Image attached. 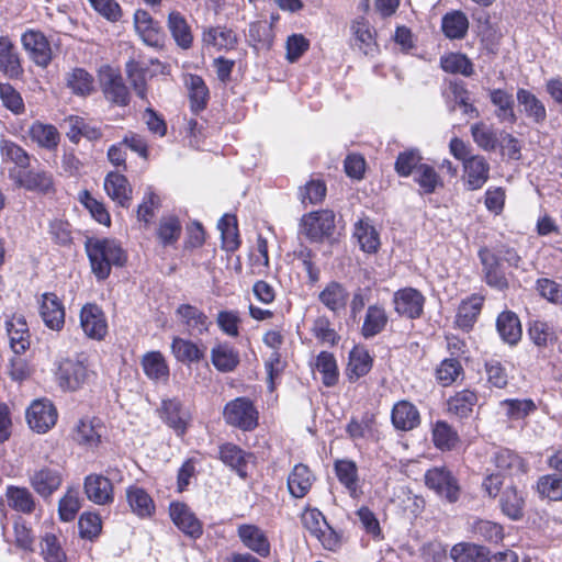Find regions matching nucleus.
Listing matches in <instances>:
<instances>
[{
  "instance_id": "obj_32",
  "label": "nucleus",
  "mask_w": 562,
  "mask_h": 562,
  "mask_svg": "<svg viewBox=\"0 0 562 562\" xmlns=\"http://www.w3.org/2000/svg\"><path fill=\"white\" fill-rule=\"evenodd\" d=\"M372 358L363 346H355L349 352V361L346 369L350 382L366 375L372 368Z\"/></svg>"
},
{
  "instance_id": "obj_55",
  "label": "nucleus",
  "mask_w": 562,
  "mask_h": 562,
  "mask_svg": "<svg viewBox=\"0 0 562 562\" xmlns=\"http://www.w3.org/2000/svg\"><path fill=\"white\" fill-rule=\"evenodd\" d=\"M67 87L74 94L80 97L90 95L94 91V79L83 68H74L66 77Z\"/></svg>"
},
{
  "instance_id": "obj_13",
  "label": "nucleus",
  "mask_w": 562,
  "mask_h": 562,
  "mask_svg": "<svg viewBox=\"0 0 562 562\" xmlns=\"http://www.w3.org/2000/svg\"><path fill=\"white\" fill-rule=\"evenodd\" d=\"M21 42L30 58L41 67H46L52 60V48L45 35L35 30L22 34Z\"/></svg>"
},
{
  "instance_id": "obj_50",
  "label": "nucleus",
  "mask_w": 562,
  "mask_h": 562,
  "mask_svg": "<svg viewBox=\"0 0 562 562\" xmlns=\"http://www.w3.org/2000/svg\"><path fill=\"white\" fill-rule=\"evenodd\" d=\"M492 103L497 108L495 114L501 122L514 124L517 116L514 111V98L502 89H494L490 93Z\"/></svg>"
},
{
  "instance_id": "obj_42",
  "label": "nucleus",
  "mask_w": 562,
  "mask_h": 562,
  "mask_svg": "<svg viewBox=\"0 0 562 562\" xmlns=\"http://www.w3.org/2000/svg\"><path fill=\"white\" fill-rule=\"evenodd\" d=\"M251 456L243 451L239 447L233 443L223 445L220 449V458L221 460L233 470L237 472V474L241 479H246L247 476V463L248 459Z\"/></svg>"
},
{
  "instance_id": "obj_18",
  "label": "nucleus",
  "mask_w": 562,
  "mask_h": 562,
  "mask_svg": "<svg viewBox=\"0 0 562 562\" xmlns=\"http://www.w3.org/2000/svg\"><path fill=\"white\" fill-rule=\"evenodd\" d=\"M169 515L173 524L187 536L196 539L203 532L202 524L183 503H171Z\"/></svg>"
},
{
  "instance_id": "obj_7",
  "label": "nucleus",
  "mask_w": 562,
  "mask_h": 562,
  "mask_svg": "<svg viewBox=\"0 0 562 562\" xmlns=\"http://www.w3.org/2000/svg\"><path fill=\"white\" fill-rule=\"evenodd\" d=\"M395 313L408 319H417L424 313L425 296L414 288H403L393 294Z\"/></svg>"
},
{
  "instance_id": "obj_3",
  "label": "nucleus",
  "mask_w": 562,
  "mask_h": 562,
  "mask_svg": "<svg viewBox=\"0 0 562 562\" xmlns=\"http://www.w3.org/2000/svg\"><path fill=\"white\" fill-rule=\"evenodd\" d=\"M100 88L104 98L117 106H126L131 94L119 69L103 65L98 71Z\"/></svg>"
},
{
  "instance_id": "obj_9",
  "label": "nucleus",
  "mask_w": 562,
  "mask_h": 562,
  "mask_svg": "<svg viewBox=\"0 0 562 562\" xmlns=\"http://www.w3.org/2000/svg\"><path fill=\"white\" fill-rule=\"evenodd\" d=\"M57 411L52 402L36 400L26 411V420L30 428L38 434L47 432L57 422Z\"/></svg>"
},
{
  "instance_id": "obj_22",
  "label": "nucleus",
  "mask_w": 562,
  "mask_h": 562,
  "mask_svg": "<svg viewBox=\"0 0 562 562\" xmlns=\"http://www.w3.org/2000/svg\"><path fill=\"white\" fill-rule=\"evenodd\" d=\"M492 462L499 471V474L515 476L525 474L528 467L524 459L515 451L507 448H498L492 456Z\"/></svg>"
},
{
  "instance_id": "obj_56",
  "label": "nucleus",
  "mask_w": 562,
  "mask_h": 562,
  "mask_svg": "<svg viewBox=\"0 0 562 562\" xmlns=\"http://www.w3.org/2000/svg\"><path fill=\"white\" fill-rule=\"evenodd\" d=\"M499 504L502 512L510 519L522 517L525 499L515 486H509L502 493Z\"/></svg>"
},
{
  "instance_id": "obj_19",
  "label": "nucleus",
  "mask_w": 562,
  "mask_h": 562,
  "mask_svg": "<svg viewBox=\"0 0 562 562\" xmlns=\"http://www.w3.org/2000/svg\"><path fill=\"white\" fill-rule=\"evenodd\" d=\"M104 190L108 196L121 207H128L133 189L127 178L116 171L109 172L104 178Z\"/></svg>"
},
{
  "instance_id": "obj_63",
  "label": "nucleus",
  "mask_w": 562,
  "mask_h": 562,
  "mask_svg": "<svg viewBox=\"0 0 562 562\" xmlns=\"http://www.w3.org/2000/svg\"><path fill=\"white\" fill-rule=\"evenodd\" d=\"M315 369L323 375L325 386H330L336 383L338 368L333 353L328 351L319 352L315 360Z\"/></svg>"
},
{
  "instance_id": "obj_1",
  "label": "nucleus",
  "mask_w": 562,
  "mask_h": 562,
  "mask_svg": "<svg viewBox=\"0 0 562 562\" xmlns=\"http://www.w3.org/2000/svg\"><path fill=\"white\" fill-rule=\"evenodd\" d=\"M86 251L91 270L98 280H105L112 266L122 267L127 255L121 245L111 238H89L86 241Z\"/></svg>"
},
{
  "instance_id": "obj_52",
  "label": "nucleus",
  "mask_w": 562,
  "mask_h": 562,
  "mask_svg": "<svg viewBox=\"0 0 562 562\" xmlns=\"http://www.w3.org/2000/svg\"><path fill=\"white\" fill-rule=\"evenodd\" d=\"M392 422L397 429H413L419 422L418 411L408 402H398L393 407Z\"/></svg>"
},
{
  "instance_id": "obj_23",
  "label": "nucleus",
  "mask_w": 562,
  "mask_h": 562,
  "mask_svg": "<svg viewBox=\"0 0 562 562\" xmlns=\"http://www.w3.org/2000/svg\"><path fill=\"white\" fill-rule=\"evenodd\" d=\"M465 183L470 190L481 189L490 177V165L485 157L471 156L463 162Z\"/></svg>"
},
{
  "instance_id": "obj_30",
  "label": "nucleus",
  "mask_w": 562,
  "mask_h": 562,
  "mask_svg": "<svg viewBox=\"0 0 562 562\" xmlns=\"http://www.w3.org/2000/svg\"><path fill=\"white\" fill-rule=\"evenodd\" d=\"M353 237L358 240L360 249L374 254L380 247V236L368 217L359 218L353 225Z\"/></svg>"
},
{
  "instance_id": "obj_46",
  "label": "nucleus",
  "mask_w": 562,
  "mask_h": 562,
  "mask_svg": "<svg viewBox=\"0 0 562 562\" xmlns=\"http://www.w3.org/2000/svg\"><path fill=\"white\" fill-rule=\"evenodd\" d=\"M528 335L538 347H546L558 339L553 324L539 318L529 321Z\"/></svg>"
},
{
  "instance_id": "obj_40",
  "label": "nucleus",
  "mask_w": 562,
  "mask_h": 562,
  "mask_svg": "<svg viewBox=\"0 0 562 562\" xmlns=\"http://www.w3.org/2000/svg\"><path fill=\"white\" fill-rule=\"evenodd\" d=\"M496 328L502 339L516 345L521 338V325L518 316L514 312H503L496 321Z\"/></svg>"
},
{
  "instance_id": "obj_35",
  "label": "nucleus",
  "mask_w": 562,
  "mask_h": 562,
  "mask_svg": "<svg viewBox=\"0 0 562 562\" xmlns=\"http://www.w3.org/2000/svg\"><path fill=\"white\" fill-rule=\"evenodd\" d=\"M483 301V296L480 295H472L462 301L456 315V324L459 328L470 330L473 327L481 312Z\"/></svg>"
},
{
  "instance_id": "obj_59",
  "label": "nucleus",
  "mask_w": 562,
  "mask_h": 562,
  "mask_svg": "<svg viewBox=\"0 0 562 562\" xmlns=\"http://www.w3.org/2000/svg\"><path fill=\"white\" fill-rule=\"evenodd\" d=\"M537 492L541 498L562 501V474H546L537 481Z\"/></svg>"
},
{
  "instance_id": "obj_26",
  "label": "nucleus",
  "mask_w": 562,
  "mask_h": 562,
  "mask_svg": "<svg viewBox=\"0 0 562 562\" xmlns=\"http://www.w3.org/2000/svg\"><path fill=\"white\" fill-rule=\"evenodd\" d=\"M125 494L131 510L137 517L149 518L154 515L155 503L143 487L131 485L126 488Z\"/></svg>"
},
{
  "instance_id": "obj_57",
  "label": "nucleus",
  "mask_w": 562,
  "mask_h": 562,
  "mask_svg": "<svg viewBox=\"0 0 562 562\" xmlns=\"http://www.w3.org/2000/svg\"><path fill=\"white\" fill-rule=\"evenodd\" d=\"M432 441L442 451L452 450L459 442V436L447 422L438 420L432 427Z\"/></svg>"
},
{
  "instance_id": "obj_25",
  "label": "nucleus",
  "mask_w": 562,
  "mask_h": 562,
  "mask_svg": "<svg viewBox=\"0 0 562 562\" xmlns=\"http://www.w3.org/2000/svg\"><path fill=\"white\" fill-rule=\"evenodd\" d=\"M211 362L220 372H232L239 363V353L228 342L220 341L211 349Z\"/></svg>"
},
{
  "instance_id": "obj_11",
  "label": "nucleus",
  "mask_w": 562,
  "mask_h": 562,
  "mask_svg": "<svg viewBox=\"0 0 562 562\" xmlns=\"http://www.w3.org/2000/svg\"><path fill=\"white\" fill-rule=\"evenodd\" d=\"M134 26L145 45L157 49L164 47L165 33L147 11L137 10L135 12Z\"/></svg>"
},
{
  "instance_id": "obj_38",
  "label": "nucleus",
  "mask_w": 562,
  "mask_h": 562,
  "mask_svg": "<svg viewBox=\"0 0 562 562\" xmlns=\"http://www.w3.org/2000/svg\"><path fill=\"white\" fill-rule=\"evenodd\" d=\"M0 71L11 78L22 72L19 55L8 36H0Z\"/></svg>"
},
{
  "instance_id": "obj_10",
  "label": "nucleus",
  "mask_w": 562,
  "mask_h": 562,
  "mask_svg": "<svg viewBox=\"0 0 562 562\" xmlns=\"http://www.w3.org/2000/svg\"><path fill=\"white\" fill-rule=\"evenodd\" d=\"M93 373L82 361L64 359L58 363L56 378L60 386H81L93 382Z\"/></svg>"
},
{
  "instance_id": "obj_17",
  "label": "nucleus",
  "mask_w": 562,
  "mask_h": 562,
  "mask_svg": "<svg viewBox=\"0 0 562 562\" xmlns=\"http://www.w3.org/2000/svg\"><path fill=\"white\" fill-rule=\"evenodd\" d=\"M176 315L189 335L201 336L209 331L211 322L206 314L196 306L181 304L176 310Z\"/></svg>"
},
{
  "instance_id": "obj_36",
  "label": "nucleus",
  "mask_w": 562,
  "mask_h": 562,
  "mask_svg": "<svg viewBox=\"0 0 562 562\" xmlns=\"http://www.w3.org/2000/svg\"><path fill=\"white\" fill-rule=\"evenodd\" d=\"M335 471L339 482L347 488L352 498H358L362 491L358 484V468L353 461L338 460L335 463Z\"/></svg>"
},
{
  "instance_id": "obj_37",
  "label": "nucleus",
  "mask_w": 562,
  "mask_h": 562,
  "mask_svg": "<svg viewBox=\"0 0 562 562\" xmlns=\"http://www.w3.org/2000/svg\"><path fill=\"white\" fill-rule=\"evenodd\" d=\"M160 417L178 434H183L187 428L188 413L180 402L176 400H164L159 409Z\"/></svg>"
},
{
  "instance_id": "obj_6",
  "label": "nucleus",
  "mask_w": 562,
  "mask_h": 562,
  "mask_svg": "<svg viewBox=\"0 0 562 562\" xmlns=\"http://www.w3.org/2000/svg\"><path fill=\"white\" fill-rule=\"evenodd\" d=\"M10 178L19 187L40 194H50L55 191L53 175L43 168L10 170Z\"/></svg>"
},
{
  "instance_id": "obj_31",
  "label": "nucleus",
  "mask_w": 562,
  "mask_h": 562,
  "mask_svg": "<svg viewBox=\"0 0 562 562\" xmlns=\"http://www.w3.org/2000/svg\"><path fill=\"white\" fill-rule=\"evenodd\" d=\"M168 30L176 44L182 49H189L193 44V34L187 19L178 11L168 15Z\"/></svg>"
},
{
  "instance_id": "obj_49",
  "label": "nucleus",
  "mask_w": 562,
  "mask_h": 562,
  "mask_svg": "<svg viewBox=\"0 0 562 562\" xmlns=\"http://www.w3.org/2000/svg\"><path fill=\"white\" fill-rule=\"evenodd\" d=\"M471 135L474 143L485 151L495 150L501 139L499 132L492 125L483 122L474 123L471 126Z\"/></svg>"
},
{
  "instance_id": "obj_28",
  "label": "nucleus",
  "mask_w": 562,
  "mask_h": 562,
  "mask_svg": "<svg viewBox=\"0 0 562 562\" xmlns=\"http://www.w3.org/2000/svg\"><path fill=\"white\" fill-rule=\"evenodd\" d=\"M315 477L307 465L299 463L288 476V488L295 498L304 497L311 490Z\"/></svg>"
},
{
  "instance_id": "obj_34",
  "label": "nucleus",
  "mask_w": 562,
  "mask_h": 562,
  "mask_svg": "<svg viewBox=\"0 0 562 562\" xmlns=\"http://www.w3.org/2000/svg\"><path fill=\"white\" fill-rule=\"evenodd\" d=\"M171 352L175 358L182 363H194L205 358V348H201L196 342L175 337L171 342Z\"/></svg>"
},
{
  "instance_id": "obj_64",
  "label": "nucleus",
  "mask_w": 562,
  "mask_h": 562,
  "mask_svg": "<svg viewBox=\"0 0 562 562\" xmlns=\"http://www.w3.org/2000/svg\"><path fill=\"white\" fill-rule=\"evenodd\" d=\"M41 550L46 562H67L66 553L54 533H45L42 537Z\"/></svg>"
},
{
  "instance_id": "obj_27",
  "label": "nucleus",
  "mask_w": 562,
  "mask_h": 562,
  "mask_svg": "<svg viewBox=\"0 0 562 562\" xmlns=\"http://www.w3.org/2000/svg\"><path fill=\"white\" fill-rule=\"evenodd\" d=\"M27 134L33 143L47 150L56 149L60 140L59 132L54 125L45 124L40 121H35L31 124Z\"/></svg>"
},
{
  "instance_id": "obj_54",
  "label": "nucleus",
  "mask_w": 562,
  "mask_h": 562,
  "mask_svg": "<svg viewBox=\"0 0 562 562\" xmlns=\"http://www.w3.org/2000/svg\"><path fill=\"white\" fill-rule=\"evenodd\" d=\"M125 72L136 95L148 102L147 100V72L148 68L140 63L131 59L125 65Z\"/></svg>"
},
{
  "instance_id": "obj_24",
  "label": "nucleus",
  "mask_w": 562,
  "mask_h": 562,
  "mask_svg": "<svg viewBox=\"0 0 562 562\" xmlns=\"http://www.w3.org/2000/svg\"><path fill=\"white\" fill-rule=\"evenodd\" d=\"M240 541L251 551L262 558L270 554V542L263 532L256 525H240L237 529Z\"/></svg>"
},
{
  "instance_id": "obj_48",
  "label": "nucleus",
  "mask_w": 562,
  "mask_h": 562,
  "mask_svg": "<svg viewBox=\"0 0 562 562\" xmlns=\"http://www.w3.org/2000/svg\"><path fill=\"white\" fill-rule=\"evenodd\" d=\"M348 292L338 282L328 283L318 294V300L331 312L337 313L345 308L347 304Z\"/></svg>"
},
{
  "instance_id": "obj_20",
  "label": "nucleus",
  "mask_w": 562,
  "mask_h": 562,
  "mask_svg": "<svg viewBox=\"0 0 562 562\" xmlns=\"http://www.w3.org/2000/svg\"><path fill=\"white\" fill-rule=\"evenodd\" d=\"M5 329L12 351L22 355L30 347L29 326L23 315L13 314L5 321Z\"/></svg>"
},
{
  "instance_id": "obj_45",
  "label": "nucleus",
  "mask_w": 562,
  "mask_h": 562,
  "mask_svg": "<svg viewBox=\"0 0 562 562\" xmlns=\"http://www.w3.org/2000/svg\"><path fill=\"white\" fill-rule=\"evenodd\" d=\"M389 321L385 308L381 305H370L367 310L361 333L364 338H371L380 334Z\"/></svg>"
},
{
  "instance_id": "obj_44",
  "label": "nucleus",
  "mask_w": 562,
  "mask_h": 562,
  "mask_svg": "<svg viewBox=\"0 0 562 562\" xmlns=\"http://www.w3.org/2000/svg\"><path fill=\"white\" fill-rule=\"evenodd\" d=\"M441 29L448 38L461 40L468 33L469 20L462 11H451L442 16Z\"/></svg>"
},
{
  "instance_id": "obj_51",
  "label": "nucleus",
  "mask_w": 562,
  "mask_h": 562,
  "mask_svg": "<svg viewBox=\"0 0 562 562\" xmlns=\"http://www.w3.org/2000/svg\"><path fill=\"white\" fill-rule=\"evenodd\" d=\"M5 496L8 505L16 512L29 515L35 509V498L26 487L9 486Z\"/></svg>"
},
{
  "instance_id": "obj_62",
  "label": "nucleus",
  "mask_w": 562,
  "mask_h": 562,
  "mask_svg": "<svg viewBox=\"0 0 562 562\" xmlns=\"http://www.w3.org/2000/svg\"><path fill=\"white\" fill-rule=\"evenodd\" d=\"M414 180L419 186L420 192L424 194H431L439 186H442L434 167L427 164H423L417 167V170L414 173Z\"/></svg>"
},
{
  "instance_id": "obj_14",
  "label": "nucleus",
  "mask_w": 562,
  "mask_h": 562,
  "mask_svg": "<svg viewBox=\"0 0 562 562\" xmlns=\"http://www.w3.org/2000/svg\"><path fill=\"white\" fill-rule=\"evenodd\" d=\"M63 475L59 469L43 465L30 476L33 490L43 498L50 497L61 485Z\"/></svg>"
},
{
  "instance_id": "obj_33",
  "label": "nucleus",
  "mask_w": 562,
  "mask_h": 562,
  "mask_svg": "<svg viewBox=\"0 0 562 562\" xmlns=\"http://www.w3.org/2000/svg\"><path fill=\"white\" fill-rule=\"evenodd\" d=\"M517 101L522 112L536 124H542L547 119V110L543 102L532 92L520 88L517 90Z\"/></svg>"
},
{
  "instance_id": "obj_41",
  "label": "nucleus",
  "mask_w": 562,
  "mask_h": 562,
  "mask_svg": "<svg viewBox=\"0 0 562 562\" xmlns=\"http://www.w3.org/2000/svg\"><path fill=\"white\" fill-rule=\"evenodd\" d=\"M488 554L487 548L470 542H459L450 550V558L454 562H486Z\"/></svg>"
},
{
  "instance_id": "obj_5",
  "label": "nucleus",
  "mask_w": 562,
  "mask_h": 562,
  "mask_svg": "<svg viewBox=\"0 0 562 562\" xmlns=\"http://www.w3.org/2000/svg\"><path fill=\"white\" fill-rule=\"evenodd\" d=\"M301 521L311 536L315 537L325 549L336 550L339 547V535L328 525L317 508L305 509L302 513Z\"/></svg>"
},
{
  "instance_id": "obj_58",
  "label": "nucleus",
  "mask_w": 562,
  "mask_h": 562,
  "mask_svg": "<svg viewBox=\"0 0 562 562\" xmlns=\"http://www.w3.org/2000/svg\"><path fill=\"white\" fill-rule=\"evenodd\" d=\"M351 31L355 36L356 45L366 55L375 50V41L370 24L363 18L355 20L351 24Z\"/></svg>"
},
{
  "instance_id": "obj_12",
  "label": "nucleus",
  "mask_w": 562,
  "mask_h": 562,
  "mask_svg": "<svg viewBox=\"0 0 562 562\" xmlns=\"http://www.w3.org/2000/svg\"><path fill=\"white\" fill-rule=\"evenodd\" d=\"M426 485L450 503L457 502L459 486L452 474L445 468H434L425 474Z\"/></svg>"
},
{
  "instance_id": "obj_15",
  "label": "nucleus",
  "mask_w": 562,
  "mask_h": 562,
  "mask_svg": "<svg viewBox=\"0 0 562 562\" xmlns=\"http://www.w3.org/2000/svg\"><path fill=\"white\" fill-rule=\"evenodd\" d=\"M80 326L85 335L101 340L108 331L104 313L97 304H86L80 311Z\"/></svg>"
},
{
  "instance_id": "obj_8",
  "label": "nucleus",
  "mask_w": 562,
  "mask_h": 562,
  "mask_svg": "<svg viewBox=\"0 0 562 562\" xmlns=\"http://www.w3.org/2000/svg\"><path fill=\"white\" fill-rule=\"evenodd\" d=\"M224 417L226 422L243 430H251L257 426V411L252 403L244 397H238L225 406Z\"/></svg>"
},
{
  "instance_id": "obj_2",
  "label": "nucleus",
  "mask_w": 562,
  "mask_h": 562,
  "mask_svg": "<svg viewBox=\"0 0 562 562\" xmlns=\"http://www.w3.org/2000/svg\"><path fill=\"white\" fill-rule=\"evenodd\" d=\"M106 475L89 474L85 477L83 490L87 498L97 505H109L114 501L112 480H121L120 471L108 468Z\"/></svg>"
},
{
  "instance_id": "obj_60",
  "label": "nucleus",
  "mask_w": 562,
  "mask_h": 562,
  "mask_svg": "<svg viewBox=\"0 0 562 562\" xmlns=\"http://www.w3.org/2000/svg\"><path fill=\"white\" fill-rule=\"evenodd\" d=\"M477 401L471 389H463L448 400V411L459 417H467Z\"/></svg>"
},
{
  "instance_id": "obj_16",
  "label": "nucleus",
  "mask_w": 562,
  "mask_h": 562,
  "mask_svg": "<svg viewBox=\"0 0 562 562\" xmlns=\"http://www.w3.org/2000/svg\"><path fill=\"white\" fill-rule=\"evenodd\" d=\"M477 256L483 267L486 284L501 291L507 289L508 281L501 262H498V256L493 254L487 247L481 248Z\"/></svg>"
},
{
  "instance_id": "obj_39",
  "label": "nucleus",
  "mask_w": 562,
  "mask_h": 562,
  "mask_svg": "<svg viewBox=\"0 0 562 562\" xmlns=\"http://www.w3.org/2000/svg\"><path fill=\"white\" fill-rule=\"evenodd\" d=\"M202 42L205 46L221 49H232L237 43L235 32L225 26L209 27L203 32Z\"/></svg>"
},
{
  "instance_id": "obj_47",
  "label": "nucleus",
  "mask_w": 562,
  "mask_h": 562,
  "mask_svg": "<svg viewBox=\"0 0 562 562\" xmlns=\"http://www.w3.org/2000/svg\"><path fill=\"white\" fill-rule=\"evenodd\" d=\"M0 155L4 161L14 164L18 170L24 171L30 168L31 156L19 144L10 139L0 140Z\"/></svg>"
},
{
  "instance_id": "obj_29",
  "label": "nucleus",
  "mask_w": 562,
  "mask_h": 562,
  "mask_svg": "<svg viewBox=\"0 0 562 562\" xmlns=\"http://www.w3.org/2000/svg\"><path fill=\"white\" fill-rule=\"evenodd\" d=\"M182 234V224L178 216L167 214L160 217L156 227V237L162 247H173Z\"/></svg>"
},
{
  "instance_id": "obj_21",
  "label": "nucleus",
  "mask_w": 562,
  "mask_h": 562,
  "mask_svg": "<svg viewBox=\"0 0 562 562\" xmlns=\"http://www.w3.org/2000/svg\"><path fill=\"white\" fill-rule=\"evenodd\" d=\"M40 313L44 324L53 329L60 330L65 324V308L61 301L54 293L42 295Z\"/></svg>"
},
{
  "instance_id": "obj_4",
  "label": "nucleus",
  "mask_w": 562,
  "mask_h": 562,
  "mask_svg": "<svg viewBox=\"0 0 562 562\" xmlns=\"http://www.w3.org/2000/svg\"><path fill=\"white\" fill-rule=\"evenodd\" d=\"M335 229V213L330 210H319L303 215L300 233L314 243H321L330 237Z\"/></svg>"
},
{
  "instance_id": "obj_43",
  "label": "nucleus",
  "mask_w": 562,
  "mask_h": 562,
  "mask_svg": "<svg viewBox=\"0 0 562 562\" xmlns=\"http://www.w3.org/2000/svg\"><path fill=\"white\" fill-rule=\"evenodd\" d=\"M184 83L189 92L191 110L195 113L202 111L209 100V89L204 80L198 75H188Z\"/></svg>"
},
{
  "instance_id": "obj_61",
  "label": "nucleus",
  "mask_w": 562,
  "mask_h": 562,
  "mask_svg": "<svg viewBox=\"0 0 562 562\" xmlns=\"http://www.w3.org/2000/svg\"><path fill=\"white\" fill-rule=\"evenodd\" d=\"M222 235L223 248L227 251H234L239 246L237 223L234 215L225 214L217 224Z\"/></svg>"
},
{
  "instance_id": "obj_53",
  "label": "nucleus",
  "mask_w": 562,
  "mask_h": 562,
  "mask_svg": "<svg viewBox=\"0 0 562 562\" xmlns=\"http://www.w3.org/2000/svg\"><path fill=\"white\" fill-rule=\"evenodd\" d=\"M142 364L145 374L154 381L162 382L169 375L166 359L159 351H150L144 355Z\"/></svg>"
}]
</instances>
